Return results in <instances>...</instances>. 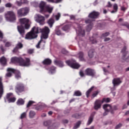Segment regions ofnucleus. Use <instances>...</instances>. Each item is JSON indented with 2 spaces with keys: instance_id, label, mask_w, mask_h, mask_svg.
<instances>
[{
  "instance_id": "obj_1",
  "label": "nucleus",
  "mask_w": 129,
  "mask_h": 129,
  "mask_svg": "<svg viewBox=\"0 0 129 129\" xmlns=\"http://www.w3.org/2000/svg\"><path fill=\"white\" fill-rule=\"evenodd\" d=\"M20 24L21 25L18 26L17 27L18 31L19 33L23 36L25 34V29L28 30L30 29V24H29V22L30 20L27 18H22L19 20Z\"/></svg>"
},
{
  "instance_id": "obj_2",
  "label": "nucleus",
  "mask_w": 129,
  "mask_h": 129,
  "mask_svg": "<svg viewBox=\"0 0 129 129\" xmlns=\"http://www.w3.org/2000/svg\"><path fill=\"white\" fill-rule=\"evenodd\" d=\"M41 32H42L41 29L37 26H34L32 29L31 32L26 35L25 39L26 40H32V39H35V38H37V34L41 33Z\"/></svg>"
},
{
  "instance_id": "obj_3",
  "label": "nucleus",
  "mask_w": 129,
  "mask_h": 129,
  "mask_svg": "<svg viewBox=\"0 0 129 129\" xmlns=\"http://www.w3.org/2000/svg\"><path fill=\"white\" fill-rule=\"evenodd\" d=\"M39 8L40 9L39 12L41 14H45V13H47V12L49 13V14H51L54 9L53 7H51L50 5L46 6V3L43 1H41L39 4Z\"/></svg>"
},
{
  "instance_id": "obj_4",
  "label": "nucleus",
  "mask_w": 129,
  "mask_h": 129,
  "mask_svg": "<svg viewBox=\"0 0 129 129\" xmlns=\"http://www.w3.org/2000/svg\"><path fill=\"white\" fill-rule=\"evenodd\" d=\"M98 16H99V13L94 11L91 13L89 17L90 18L89 19H87L85 21L86 24H90V25L87 27V32H90L91 29H92V26L91 25V19H96Z\"/></svg>"
},
{
  "instance_id": "obj_5",
  "label": "nucleus",
  "mask_w": 129,
  "mask_h": 129,
  "mask_svg": "<svg viewBox=\"0 0 129 129\" xmlns=\"http://www.w3.org/2000/svg\"><path fill=\"white\" fill-rule=\"evenodd\" d=\"M26 61H24V59L21 57H12L11 62L12 63H19L20 66H30V59L26 58Z\"/></svg>"
},
{
  "instance_id": "obj_6",
  "label": "nucleus",
  "mask_w": 129,
  "mask_h": 129,
  "mask_svg": "<svg viewBox=\"0 0 129 129\" xmlns=\"http://www.w3.org/2000/svg\"><path fill=\"white\" fill-rule=\"evenodd\" d=\"M41 33H42V34L41 37V40L36 45V47L37 49L40 48V45H41V43H42V39H47L48 38V35H49V33H50V29L49 27L45 26L44 28L41 29Z\"/></svg>"
},
{
  "instance_id": "obj_7",
  "label": "nucleus",
  "mask_w": 129,
  "mask_h": 129,
  "mask_svg": "<svg viewBox=\"0 0 129 129\" xmlns=\"http://www.w3.org/2000/svg\"><path fill=\"white\" fill-rule=\"evenodd\" d=\"M8 73L6 74V77H11L13 73H15V78L16 79H21V73L19 71L14 70L12 68H8Z\"/></svg>"
},
{
  "instance_id": "obj_8",
  "label": "nucleus",
  "mask_w": 129,
  "mask_h": 129,
  "mask_svg": "<svg viewBox=\"0 0 129 129\" xmlns=\"http://www.w3.org/2000/svg\"><path fill=\"white\" fill-rule=\"evenodd\" d=\"M103 108L105 110V112L103 114L104 116L107 115L109 112H110L111 114H113L114 113V111L112 110V106L108 104L103 105Z\"/></svg>"
},
{
  "instance_id": "obj_9",
  "label": "nucleus",
  "mask_w": 129,
  "mask_h": 129,
  "mask_svg": "<svg viewBox=\"0 0 129 129\" xmlns=\"http://www.w3.org/2000/svg\"><path fill=\"white\" fill-rule=\"evenodd\" d=\"M5 18L8 22H15L16 21V14L13 11H8L6 14Z\"/></svg>"
},
{
  "instance_id": "obj_10",
  "label": "nucleus",
  "mask_w": 129,
  "mask_h": 129,
  "mask_svg": "<svg viewBox=\"0 0 129 129\" xmlns=\"http://www.w3.org/2000/svg\"><path fill=\"white\" fill-rule=\"evenodd\" d=\"M30 12V9L28 7L22 8L17 11V15L19 17H25Z\"/></svg>"
},
{
  "instance_id": "obj_11",
  "label": "nucleus",
  "mask_w": 129,
  "mask_h": 129,
  "mask_svg": "<svg viewBox=\"0 0 129 129\" xmlns=\"http://www.w3.org/2000/svg\"><path fill=\"white\" fill-rule=\"evenodd\" d=\"M35 20L37 23H38L39 25L41 26H43V25H45V17L37 14L35 17Z\"/></svg>"
},
{
  "instance_id": "obj_12",
  "label": "nucleus",
  "mask_w": 129,
  "mask_h": 129,
  "mask_svg": "<svg viewBox=\"0 0 129 129\" xmlns=\"http://www.w3.org/2000/svg\"><path fill=\"white\" fill-rule=\"evenodd\" d=\"M25 91V86L22 83H18L15 87V91L18 94Z\"/></svg>"
},
{
  "instance_id": "obj_13",
  "label": "nucleus",
  "mask_w": 129,
  "mask_h": 129,
  "mask_svg": "<svg viewBox=\"0 0 129 129\" xmlns=\"http://www.w3.org/2000/svg\"><path fill=\"white\" fill-rule=\"evenodd\" d=\"M66 62L69 66H70L72 68H73V69H78V68L80 67V65L75 61H74V62H73L70 60H67Z\"/></svg>"
},
{
  "instance_id": "obj_14",
  "label": "nucleus",
  "mask_w": 129,
  "mask_h": 129,
  "mask_svg": "<svg viewBox=\"0 0 129 129\" xmlns=\"http://www.w3.org/2000/svg\"><path fill=\"white\" fill-rule=\"evenodd\" d=\"M102 103H103L101 102V100H96L94 104V109H95V110H98V109H100L101 108Z\"/></svg>"
},
{
  "instance_id": "obj_15",
  "label": "nucleus",
  "mask_w": 129,
  "mask_h": 129,
  "mask_svg": "<svg viewBox=\"0 0 129 129\" xmlns=\"http://www.w3.org/2000/svg\"><path fill=\"white\" fill-rule=\"evenodd\" d=\"M85 74L93 77V76H95V71L91 69H87L85 71Z\"/></svg>"
},
{
  "instance_id": "obj_16",
  "label": "nucleus",
  "mask_w": 129,
  "mask_h": 129,
  "mask_svg": "<svg viewBox=\"0 0 129 129\" xmlns=\"http://www.w3.org/2000/svg\"><path fill=\"white\" fill-rule=\"evenodd\" d=\"M120 83H121V80H120V79L119 78H115L112 80V84L114 87L118 86Z\"/></svg>"
},
{
  "instance_id": "obj_17",
  "label": "nucleus",
  "mask_w": 129,
  "mask_h": 129,
  "mask_svg": "<svg viewBox=\"0 0 129 129\" xmlns=\"http://www.w3.org/2000/svg\"><path fill=\"white\" fill-rule=\"evenodd\" d=\"M22 48H23V44H22V43L19 42L17 44L15 48L13 49V52H17L19 49H22Z\"/></svg>"
},
{
  "instance_id": "obj_18",
  "label": "nucleus",
  "mask_w": 129,
  "mask_h": 129,
  "mask_svg": "<svg viewBox=\"0 0 129 129\" xmlns=\"http://www.w3.org/2000/svg\"><path fill=\"white\" fill-rule=\"evenodd\" d=\"M3 94H4V85L2 82V78H0V98H1Z\"/></svg>"
},
{
  "instance_id": "obj_19",
  "label": "nucleus",
  "mask_w": 129,
  "mask_h": 129,
  "mask_svg": "<svg viewBox=\"0 0 129 129\" xmlns=\"http://www.w3.org/2000/svg\"><path fill=\"white\" fill-rule=\"evenodd\" d=\"M77 32H79V34L80 36H82V37H83V36H84L85 32H84V30H82V28H81V27H79L78 29L77 30Z\"/></svg>"
},
{
  "instance_id": "obj_20",
  "label": "nucleus",
  "mask_w": 129,
  "mask_h": 129,
  "mask_svg": "<svg viewBox=\"0 0 129 129\" xmlns=\"http://www.w3.org/2000/svg\"><path fill=\"white\" fill-rule=\"evenodd\" d=\"M54 64L55 65H57V66H59V67H63L64 66V64H63V62L60 61H58L57 60H54Z\"/></svg>"
},
{
  "instance_id": "obj_21",
  "label": "nucleus",
  "mask_w": 129,
  "mask_h": 129,
  "mask_svg": "<svg viewBox=\"0 0 129 129\" xmlns=\"http://www.w3.org/2000/svg\"><path fill=\"white\" fill-rule=\"evenodd\" d=\"M54 22L55 21H54V19L52 18H50L47 21V24L49 25L50 28H52V27H53V25H54Z\"/></svg>"
},
{
  "instance_id": "obj_22",
  "label": "nucleus",
  "mask_w": 129,
  "mask_h": 129,
  "mask_svg": "<svg viewBox=\"0 0 129 129\" xmlns=\"http://www.w3.org/2000/svg\"><path fill=\"white\" fill-rule=\"evenodd\" d=\"M49 73L50 74H54L56 73V67L52 66L49 69Z\"/></svg>"
},
{
  "instance_id": "obj_23",
  "label": "nucleus",
  "mask_w": 129,
  "mask_h": 129,
  "mask_svg": "<svg viewBox=\"0 0 129 129\" xmlns=\"http://www.w3.org/2000/svg\"><path fill=\"white\" fill-rule=\"evenodd\" d=\"M44 65H50L52 63V61L50 59H45L42 61Z\"/></svg>"
},
{
  "instance_id": "obj_24",
  "label": "nucleus",
  "mask_w": 129,
  "mask_h": 129,
  "mask_svg": "<svg viewBox=\"0 0 129 129\" xmlns=\"http://www.w3.org/2000/svg\"><path fill=\"white\" fill-rule=\"evenodd\" d=\"M0 62L2 64V65H6V64H7V59L5 57L3 56L0 59Z\"/></svg>"
},
{
  "instance_id": "obj_25",
  "label": "nucleus",
  "mask_w": 129,
  "mask_h": 129,
  "mask_svg": "<svg viewBox=\"0 0 129 129\" xmlns=\"http://www.w3.org/2000/svg\"><path fill=\"white\" fill-rule=\"evenodd\" d=\"M17 103L18 105H23L25 103V101L23 99L20 98L18 100Z\"/></svg>"
},
{
  "instance_id": "obj_26",
  "label": "nucleus",
  "mask_w": 129,
  "mask_h": 129,
  "mask_svg": "<svg viewBox=\"0 0 129 129\" xmlns=\"http://www.w3.org/2000/svg\"><path fill=\"white\" fill-rule=\"evenodd\" d=\"M93 121V116L91 115L88 120V122L87 123V125H90L91 124L92 122Z\"/></svg>"
},
{
  "instance_id": "obj_27",
  "label": "nucleus",
  "mask_w": 129,
  "mask_h": 129,
  "mask_svg": "<svg viewBox=\"0 0 129 129\" xmlns=\"http://www.w3.org/2000/svg\"><path fill=\"white\" fill-rule=\"evenodd\" d=\"M78 55H79V58L80 59V60H81V61H83V60H84V54L83 53V52H80L78 53Z\"/></svg>"
},
{
  "instance_id": "obj_28",
  "label": "nucleus",
  "mask_w": 129,
  "mask_h": 129,
  "mask_svg": "<svg viewBox=\"0 0 129 129\" xmlns=\"http://www.w3.org/2000/svg\"><path fill=\"white\" fill-rule=\"evenodd\" d=\"M88 56L89 58H92L94 56V50L91 49L88 52Z\"/></svg>"
},
{
  "instance_id": "obj_29",
  "label": "nucleus",
  "mask_w": 129,
  "mask_h": 129,
  "mask_svg": "<svg viewBox=\"0 0 129 129\" xmlns=\"http://www.w3.org/2000/svg\"><path fill=\"white\" fill-rule=\"evenodd\" d=\"M36 115V113L34 111H30L29 112V117L30 118H33V117Z\"/></svg>"
},
{
  "instance_id": "obj_30",
  "label": "nucleus",
  "mask_w": 129,
  "mask_h": 129,
  "mask_svg": "<svg viewBox=\"0 0 129 129\" xmlns=\"http://www.w3.org/2000/svg\"><path fill=\"white\" fill-rule=\"evenodd\" d=\"M81 124V121H78L75 124V126H74V129H77V128H78V127H79L80 126Z\"/></svg>"
},
{
  "instance_id": "obj_31",
  "label": "nucleus",
  "mask_w": 129,
  "mask_h": 129,
  "mask_svg": "<svg viewBox=\"0 0 129 129\" xmlns=\"http://www.w3.org/2000/svg\"><path fill=\"white\" fill-rule=\"evenodd\" d=\"M27 117V111L26 112H24L20 115L21 119H23V118H26Z\"/></svg>"
},
{
  "instance_id": "obj_32",
  "label": "nucleus",
  "mask_w": 129,
  "mask_h": 129,
  "mask_svg": "<svg viewBox=\"0 0 129 129\" xmlns=\"http://www.w3.org/2000/svg\"><path fill=\"white\" fill-rule=\"evenodd\" d=\"M47 2H49L50 3H54L55 4H58L59 3H61L62 0H46Z\"/></svg>"
},
{
  "instance_id": "obj_33",
  "label": "nucleus",
  "mask_w": 129,
  "mask_h": 129,
  "mask_svg": "<svg viewBox=\"0 0 129 129\" xmlns=\"http://www.w3.org/2000/svg\"><path fill=\"white\" fill-rule=\"evenodd\" d=\"M101 101L102 102V103H103V102L108 103L110 102V99L109 98H103Z\"/></svg>"
},
{
  "instance_id": "obj_34",
  "label": "nucleus",
  "mask_w": 129,
  "mask_h": 129,
  "mask_svg": "<svg viewBox=\"0 0 129 129\" xmlns=\"http://www.w3.org/2000/svg\"><path fill=\"white\" fill-rule=\"evenodd\" d=\"M93 88H94V87H92L91 88H90L86 92V96L87 97H89V94L90 93V92H91V91H92V89H93Z\"/></svg>"
},
{
  "instance_id": "obj_35",
  "label": "nucleus",
  "mask_w": 129,
  "mask_h": 129,
  "mask_svg": "<svg viewBox=\"0 0 129 129\" xmlns=\"http://www.w3.org/2000/svg\"><path fill=\"white\" fill-rule=\"evenodd\" d=\"M44 125H45V126H50V125H51V121H44Z\"/></svg>"
},
{
  "instance_id": "obj_36",
  "label": "nucleus",
  "mask_w": 129,
  "mask_h": 129,
  "mask_svg": "<svg viewBox=\"0 0 129 129\" xmlns=\"http://www.w3.org/2000/svg\"><path fill=\"white\" fill-rule=\"evenodd\" d=\"M16 99L15 97L10 98L8 100V102H9V103L11 102H15V101H16Z\"/></svg>"
},
{
  "instance_id": "obj_37",
  "label": "nucleus",
  "mask_w": 129,
  "mask_h": 129,
  "mask_svg": "<svg viewBox=\"0 0 129 129\" xmlns=\"http://www.w3.org/2000/svg\"><path fill=\"white\" fill-rule=\"evenodd\" d=\"M56 127H58V124H57V123H54V124H52L50 126V128H49V129H54V128H56Z\"/></svg>"
},
{
  "instance_id": "obj_38",
  "label": "nucleus",
  "mask_w": 129,
  "mask_h": 129,
  "mask_svg": "<svg viewBox=\"0 0 129 129\" xmlns=\"http://www.w3.org/2000/svg\"><path fill=\"white\" fill-rule=\"evenodd\" d=\"M74 95L75 96H81V92L79 91H77L75 92Z\"/></svg>"
},
{
  "instance_id": "obj_39",
  "label": "nucleus",
  "mask_w": 129,
  "mask_h": 129,
  "mask_svg": "<svg viewBox=\"0 0 129 129\" xmlns=\"http://www.w3.org/2000/svg\"><path fill=\"white\" fill-rule=\"evenodd\" d=\"M113 9L114 11L117 12V10H118V6H117V4H114L113 6Z\"/></svg>"
},
{
  "instance_id": "obj_40",
  "label": "nucleus",
  "mask_w": 129,
  "mask_h": 129,
  "mask_svg": "<svg viewBox=\"0 0 129 129\" xmlns=\"http://www.w3.org/2000/svg\"><path fill=\"white\" fill-rule=\"evenodd\" d=\"M31 5L32 7H34L35 8H37L39 6V4L38 3L34 2L31 3Z\"/></svg>"
},
{
  "instance_id": "obj_41",
  "label": "nucleus",
  "mask_w": 129,
  "mask_h": 129,
  "mask_svg": "<svg viewBox=\"0 0 129 129\" xmlns=\"http://www.w3.org/2000/svg\"><path fill=\"white\" fill-rule=\"evenodd\" d=\"M99 93V91H95L92 95L93 98H94V97L97 96V94Z\"/></svg>"
},
{
  "instance_id": "obj_42",
  "label": "nucleus",
  "mask_w": 129,
  "mask_h": 129,
  "mask_svg": "<svg viewBox=\"0 0 129 129\" xmlns=\"http://www.w3.org/2000/svg\"><path fill=\"white\" fill-rule=\"evenodd\" d=\"M12 96H13L12 93H8L6 96V98L9 100L10 97H12Z\"/></svg>"
},
{
  "instance_id": "obj_43",
  "label": "nucleus",
  "mask_w": 129,
  "mask_h": 129,
  "mask_svg": "<svg viewBox=\"0 0 129 129\" xmlns=\"http://www.w3.org/2000/svg\"><path fill=\"white\" fill-rule=\"evenodd\" d=\"M33 103H35V102L33 101H29L27 105V107H30V106L32 105Z\"/></svg>"
},
{
  "instance_id": "obj_44",
  "label": "nucleus",
  "mask_w": 129,
  "mask_h": 129,
  "mask_svg": "<svg viewBox=\"0 0 129 129\" xmlns=\"http://www.w3.org/2000/svg\"><path fill=\"white\" fill-rule=\"evenodd\" d=\"M118 107H117V106H113V107H112V110H113L114 113V111L115 110H118Z\"/></svg>"
},
{
  "instance_id": "obj_45",
  "label": "nucleus",
  "mask_w": 129,
  "mask_h": 129,
  "mask_svg": "<svg viewBox=\"0 0 129 129\" xmlns=\"http://www.w3.org/2000/svg\"><path fill=\"white\" fill-rule=\"evenodd\" d=\"M73 117H75V118H80V115L79 114H75L73 115Z\"/></svg>"
},
{
  "instance_id": "obj_46",
  "label": "nucleus",
  "mask_w": 129,
  "mask_h": 129,
  "mask_svg": "<svg viewBox=\"0 0 129 129\" xmlns=\"http://www.w3.org/2000/svg\"><path fill=\"white\" fill-rule=\"evenodd\" d=\"M60 17H61V14H60V13H58L55 15V19L56 21H58L59 19H60Z\"/></svg>"
},
{
  "instance_id": "obj_47",
  "label": "nucleus",
  "mask_w": 129,
  "mask_h": 129,
  "mask_svg": "<svg viewBox=\"0 0 129 129\" xmlns=\"http://www.w3.org/2000/svg\"><path fill=\"white\" fill-rule=\"evenodd\" d=\"M121 126H122V124L119 123V124H118L115 126V128H116V129L120 128V127H121Z\"/></svg>"
},
{
  "instance_id": "obj_48",
  "label": "nucleus",
  "mask_w": 129,
  "mask_h": 129,
  "mask_svg": "<svg viewBox=\"0 0 129 129\" xmlns=\"http://www.w3.org/2000/svg\"><path fill=\"white\" fill-rule=\"evenodd\" d=\"M12 6L13 5H12L11 3H7L5 5L6 8H12Z\"/></svg>"
},
{
  "instance_id": "obj_49",
  "label": "nucleus",
  "mask_w": 129,
  "mask_h": 129,
  "mask_svg": "<svg viewBox=\"0 0 129 129\" xmlns=\"http://www.w3.org/2000/svg\"><path fill=\"white\" fill-rule=\"evenodd\" d=\"M109 35V33L107 32L105 33H104L102 35V37H107V36H108Z\"/></svg>"
},
{
  "instance_id": "obj_50",
  "label": "nucleus",
  "mask_w": 129,
  "mask_h": 129,
  "mask_svg": "<svg viewBox=\"0 0 129 129\" xmlns=\"http://www.w3.org/2000/svg\"><path fill=\"white\" fill-rule=\"evenodd\" d=\"M12 45V43H11V42H7L6 44H5V46L6 47H10Z\"/></svg>"
},
{
  "instance_id": "obj_51",
  "label": "nucleus",
  "mask_w": 129,
  "mask_h": 129,
  "mask_svg": "<svg viewBox=\"0 0 129 129\" xmlns=\"http://www.w3.org/2000/svg\"><path fill=\"white\" fill-rule=\"evenodd\" d=\"M61 52L62 53V54H67V53H68V51H67V50H66V49H62L61 50Z\"/></svg>"
},
{
  "instance_id": "obj_52",
  "label": "nucleus",
  "mask_w": 129,
  "mask_h": 129,
  "mask_svg": "<svg viewBox=\"0 0 129 129\" xmlns=\"http://www.w3.org/2000/svg\"><path fill=\"white\" fill-rule=\"evenodd\" d=\"M68 29H69L68 26H66L62 28L63 31H67Z\"/></svg>"
},
{
  "instance_id": "obj_53",
  "label": "nucleus",
  "mask_w": 129,
  "mask_h": 129,
  "mask_svg": "<svg viewBox=\"0 0 129 129\" xmlns=\"http://www.w3.org/2000/svg\"><path fill=\"white\" fill-rule=\"evenodd\" d=\"M22 3H23L22 2V1H21V2H19L18 1L16 2V4H17V6H18V7H21V6H22Z\"/></svg>"
},
{
  "instance_id": "obj_54",
  "label": "nucleus",
  "mask_w": 129,
  "mask_h": 129,
  "mask_svg": "<svg viewBox=\"0 0 129 129\" xmlns=\"http://www.w3.org/2000/svg\"><path fill=\"white\" fill-rule=\"evenodd\" d=\"M80 76H81V77H84V73H83V72H82V71H81L80 72Z\"/></svg>"
},
{
  "instance_id": "obj_55",
  "label": "nucleus",
  "mask_w": 129,
  "mask_h": 129,
  "mask_svg": "<svg viewBox=\"0 0 129 129\" xmlns=\"http://www.w3.org/2000/svg\"><path fill=\"white\" fill-rule=\"evenodd\" d=\"M28 53L29 54H33V53H34V50L33 49L28 50Z\"/></svg>"
},
{
  "instance_id": "obj_56",
  "label": "nucleus",
  "mask_w": 129,
  "mask_h": 129,
  "mask_svg": "<svg viewBox=\"0 0 129 129\" xmlns=\"http://www.w3.org/2000/svg\"><path fill=\"white\" fill-rule=\"evenodd\" d=\"M125 50H126V47L124 46L121 50L122 53H124V52H125Z\"/></svg>"
},
{
  "instance_id": "obj_57",
  "label": "nucleus",
  "mask_w": 129,
  "mask_h": 129,
  "mask_svg": "<svg viewBox=\"0 0 129 129\" xmlns=\"http://www.w3.org/2000/svg\"><path fill=\"white\" fill-rule=\"evenodd\" d=\"M56 34L57 35V36H59V35H61V32L59 30H57Z\"/></svg>"
},
{
  "instance_id": "obj_58",
  "label": "nucleus",
  "mask_w": 129,
  "mask_h": 129,
  "mask_svg": "<svg viewBox=\"0 0 129 129\" xmlns=\"http://www.w3.org/2000/svg\"><path fill=\"white\" fill-rule=\"evenodd\" d=\"M92 41V43L93 44H96V43H97V42L96 41V40L94 39L93 40H92V39H90Z\"/></svg>"
},
{
  "instance_id": "obj_59",
  "label": "nucleus",
  "mask_w": 129,
  "mask_h": 129,
  "mask_svg": "<svg viewBox=\"0 0 129 129\" xmlns=\"http://www.w3.org/2000/svg\"><path fill=\"white\" fill-rule=\"evenodd\" d=\"M21 1L23 4H28V1L27 0H21Z\"/></svg>"
},
{
  "instance_id": "obj_60",
  "label": "nucleus",
  "mask_w": 129,
  "mask_h": 129,
  "mask_svg": "<svg viewBox=\"0 0 129 129\" xmlns=\"http://www.w3.org/2000/svg\"><path fill=\"white\" fill-rule=\"evenodd\" d=\"M127 108V106L126 104H125V105H124L123 106L122 109H125V108Z\"/></svg>"
},
{
  "instance_id": "obj_61",
  "label": "nucleus",
  "mask_w": 129,
  "mask_h": 129,
  "mask_svg": "<svg viewBox=\"0 0 129 129\" xmlns=\"http://www.w3.org/2000/svg\"><path fill=\"white\" fill-rule=\"evenodd\" d=\"M108 8H111V7H112V5L110 4V2L108 3Z\"/></svg>"
},
{
  "instance_id": "obj_62",
  "label": "nucleus",
  "mask_w": 129,
  "mask_h": 129,
  "mask_svg": "<svg viewBox=\"0 0 129 129\" xmlns=\"http://www.w3.org/2000/svg\"><path fill=\"white\" fill-rule=\"evenodd\" d=\"M103 70L105 73H107V72H108V71L105 68H103Z\"/></svg>"
},
{
  "instance_id": "obj_63",
  "label": "nucleus",
  "mask_w": 129,
  "mask_h": 129,
  "mask_svg": "<svg viewBox=\"0 0 129 129\" xmlns=\"http://www.w3.org/2000/svg\"><path fill=\"white\" fill-rule=\"evenodd\" d=\"M62 122H63V123H68V120H66V119L63 120L62 121Z\"/></svg>"
},
{
  "instance_id": "obj_64",
  "label": "nucleus",
  "mask_w": 129,
  "mask_h": 129,
  "mask_svg": "<svg viewBox=\"0 0 129 129\" xmlns=\"http://www.w3.org/2000/svg\"><path fill=\"white\" fill-rule=\"evenodd\" d=\"M125 115H129V110L125 112Z\"/></svg>"
}]
</instances>
